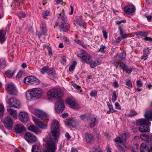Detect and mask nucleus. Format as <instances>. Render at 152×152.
Returning a JSON list of instances; mask_svg holds the SVG:
<instances>
[{"instance_id":"56","label":"nucleus","mask_w":152,"mask_h":152,"mask_svg":"<svg viewBox=\"0 0 152 152\" xmlns=\"http://www.w3.org/2000/svg\"><path fill=\"white\" fill-rule=\"evenodd\" d=\"M49 12L48 11H46L42 14V17L43 18H45L49 14Z\"/></svg>"},{"instance_id":"15","label":"nucleus","mask_w":152,"mask_h":152,"mask_svg":"<svg viewBox=\"0 0 152 152\" xmlns=\"http://www.w3.org/2000/svg\"><path fill=\"white\" fill-rule=\"evenodd\" d=\"M77 56L81 58L85 62L88 64H90L91 57L90 55L87 54L86 55H83V54H77Z\"/></svg>"},{"instance_id":"35","label":"nucleus","mask_w":152,"mask_h":152,"mask_svg":"<svg viewBox=\"0 0 152 152\" xmlns=\"http://www.w3.org/2000/svg\"><path fill=\"white\" fill-rule=\"evenodd\" d=\"M126 53L124 51L118 55V58L119 60L122 61L126 58Z\"/></svg>"},{"instance_id":"16","label":"nucleus","mask_w":152,"mask_h":152,"mask_svg":"<svg viewBox=\"0 0 152 152\" xmlns=\"http://www.w3.org/2000/svg\"><path fill=\"white\" fill-rule=\"evenodd\" d=\"M66 102L72 108L76 109L79 108V105L76 104L75 100L72 98H67Z\"/></svg>"},{"instance_id":"6","label":"nucleus","mask_w":152,"mask_h":152,"mask_svg":"<svg viewBox=\"0 0 152 152\" xmlns=\"http://www.w3.org/2000/svg\"><path fill=\"white\" fill-rule=\"evenodd\" d=\"M6 102L10 107H13L17 108L20 106V103L19 101L15 98H12L7 99Z\"/></svg>"},{"instance_id":"24","label":"nucleus","mask_w":152,"mask_h":152,"mask_svg":"<svg viewBox=\"0 0 152 152\" xmlns=\"http://www.w3.org/2000/svg\"><path fill=\"white\" fill-rule=\"evenodd\" d=\"M6 33V31L2 29L0 30V42L3 43L6 40L5 35Z\"/></svg>"},{"instance_id":"18","label":"nucleus","mask_w":152,"mask_h":152,"mask_svg":"<svg viewBox=\"0 0 152 152\" xmlns=\"http://www.w3.org/2000/svg\"><path fill=\"white\" fill-rule=\"evenodd\" d=\"M70 25L67 23H62L59 26L60 29L61 31L66 32L69 30Z\"/></svg>"},{"instance_id":"37","label":"nucleus","mask_w":152,"mask_h":152,"mask_svg":"<svg viewBox=\"0 0 152 152\" xmlns=\"http://www.w3.org/2000/svg\"><path fill=\"white\" fill-rule=\"evenodd\" d=\"M135 34L137 36H140L142 37L147 36L148 35L147 33L142 31L137 32H136Z\"/></svg>"},{"instance_id":"40","label":"nucleus","mask_w":152,"mask_h":152,"mask_svg":"<svg viewBox=\"0 0 152 152\" xmlns=\"http://www.w3.org/2000/svg\"><path fill=\"white\" fill-rule=\"evenodd\" d=\"M50 68L48 66H45L41 69L40 72L42 74H45V72H46L48 74Z\"/></svg>"},{"instance_id":"49","label":"nucleus","mask_w":152,"mask_h":152,"mask_svg":"<svg viewBox=\"0 0 152 152\" xmlns=\"http://www.w3.org/2000/svg\"><path fill=\"white\" fill-rule=\"evenodd\" d=\"M90 63V66L91 68H94V67L97 66V64H96V62L95 60L93 61H91Z\"/></svg>"},{"instance_id":"62","label":"nucleus","mask_w":152,"mask_h":152,"mask_svg":"<svg viewBox=\"0 0 152 152\" xmlns=\"http://www.w3.org/2000/svg\"><path fill=\"white\" fill-rule=\"evenodd\" d=\"M65 124L67 126H71L72 125L71 121L69 120L66 121L65 122Z\"/></svg>"},{"instance_id":"36","label":"nucleus","mask_w":152,"mask_h":152,"mask_svg":"<svg viewBox=\"0 0 152 152\" xmlns=\"http://www.w3.org/2000/svg\"><path fill=\"white\" fill-rule=\"evenodd\" d=\"M6 66V62L4 59H0V69H3Z\"/></svg>"},{"instance_id":"59","label":"nucleus","mask_w":152,"mask_h":152,"mask_svg":"<svg viewBox=\"0 0 152 152\" xmlns=\"http://www.w3.org/2000/svg\"><path fill=\"white\" fill-rule=\"evenodd\" d=\"M118 30L119 31L120 34L121 36L124 33V31L123 29H122L121 27V26H119L118 28Z\"/></svg>"},{"instance_id":"48","label":"nucleus","mask_w":152,"mask_h":152,"mask_svg":"<svg viewBox=\"0 0 152 152\" xmlns=\"http://www.w3.org/2000/svg\"><path fill=\"white\" fill-rule=\"evenodd\" d=\"M45 47L47 48L48 53V55L49 56H52L53 55L52 51V50L50 47L46 45L45 46Z\"/></svg>"},{"instance_id":"46","label":"nucleus","mask_w":152,"mask_h":152,"mask_svg":"<svg viewBox=\"0 0 152 152\" xmlns=\"http://www.w3.org/2000/svg\"><path fill=\"white\" fill-rule=\"evenodd\" d=\"M4 111V106L0 104V117L2 116Z\"/></svg>"},{"instance_id":"9","label":"nucleus","mask_w":152,"mask_h":152,"mask_svg":"<svg viewBox=\"0 0 152 152\" xmlns=\"http://www.w3.org/2000/svg\"><path fill=\"white\" fill-rule=\"evenodd\" d=\"M20 120L23 123L26 124L29 120V117L28 114L25 112H21L18 115Z\"/></svg>"},{"instance_id":"14","label":"nucleus","mask_w":152,"mask_h":152,"mask_svg":"<svg viewBox=\"0 0 152 152\" xmlns=\"http://www.w3.org/2000/svg\"><path fill=\"white\" fill-rule=\"evenodd\" d=\"M126 135V134L124 133L120 135L119 137H117L114 139V141L116 143H123L126 141L127 139Z\"/></svg>"},{"instance_id":"64","label":"nucleus","mask_w":152,"mask_h":152,"mask_svg":"<svg viewBox=\"0 0 152 152\" xmlns=\"http://www.w3.org/2000/svg\"><path fill=\"white\" fill-rule=\"evenodd\" d=\"M115 106L116 107L117 109H121V106L118 102H116L115 103Z\"/></svg>"},{"instance_id":"3","label":"nucleus","mask_w":152,"mask_h":152,"mask_svg":"<svg viewBox=\"0 0 152 152\" xmlns=\"http://www.w3.org/2000/svg\"><path fill=\"white\" fill-rule=\"evenodd\" d=\"M63 94L60 88H55L50 90L48 93V96L50 99H58Z\"/></svg>"},{"instance_id":"39","label":"nucleus","mask_w":152,"mask_h":152,"mask_svg":"<svg viewBox=\"0 0 152 152\" xmlns=\"http://www.w3.org/2000/svg\"><path fill=\"white\" fill-rule=\"evenodd\" d=\"M81 118L84 121H87L89 118V116L87 114L81 115L80 116Z\"/></svg>"},{"instance_id":"51","label":"nucleus","mask_w":152,"mask_h":152,"mask_svg":"<svg viewBox=\"0 0 152 152\" xmlns=\"http://www.w3.org/2000/svg\"><path fill=\"white\" fill-rule=\"evenodd\" d=\"M132 151L133 152H138V146L137 145H135L132 148Z\"/></svg>"},{"instance_id":"47","label":"nucleus","mask_w":152,"mask_h":152,"mask_svg":"<svg viewBox=\"0 0 152 152\" xmlns=\"http://www.w3.org/2000/svg\"><path fill=\"white\" fill-rule=\"evenodd\" d=\"M140 138L143 140L146 141L147 138L148 137V135L145 134H141L140 135Z\"/></svg>"},{"instance_id":"63","label":"nucleus","mask_w":152,"mask_h":152,"mask_svg":"<svg viewBox=\"0 0 152 152\" xmlns=\"http://www.w3.org/2000/svg\"><path fill=\"white\" fill-rule=\"evenodd\" d=\"M144 39L146 41H149L152 42V38L150 37H146L144 38Z\"/></svg>"},{"instance_id":"13","label":"nucleus","mask_w":152,"mask_h":152,"mask_svg":"<svg viewBox=\"0 0 152 152\" xmlns=\"http://www.w3.org/2000/svg\"><path fill=\"white\" fill-rule=\"evenodd\" d=\"M35 115L42 119H46L48 117V115L45 112L39 110H36L34 111Z\"/></svg>"},{"instance_id":"38","label":"nucleus","mask_w":152,"mask_h":152,"mask_svg":"<svg viewBox=\"0 0 152 152\" xmlns=\"http://www.w3.org/2000/svg\"><path fill=\"white\" fill-rule=\"evenodd\" d=\"M40 150L39 147L37 145H33L31 149L32 152H40Z\"/></svg>"},{"instance_id":"11","label":"nucleus","mask_w":152,"mask_h":152,"mask_svg":"<svg viewBox=\"0 0 152 152\" xmlns=\"http://www.w3.org/2000/svg\"><path fill=\"white\" fill-rule=\"evenodd\" d=\"M135 11L134 6L132 5H128L124 8V12L127 14L133 15Z\"/></svg>"},{"instance_id":"20","label":"nucleus","mask_w":152,"mask_h":152,"mask_svg":"<svg viewBox=\"0 0 152 152\" xmlns=\"http://www.w3.org/2000/svg\"><path fill=\"white\" fill-rule=\"evenodd\" d=\"M33 120L35 124L40 128L42 129H47V125H45L42 122L40 121L39 120L36 118L33 119Z\"/></svg>"},{"instance_id":"32","label":"nucleus","mask_w":152,"mask_h":152,"mask_svg":"<svg viewBox=\"0 0 152 152\" xmlns=\"http://www.w3.org/2000/svg\"><path fill=\"white\" fill-rule=\"evenodd\" d=\"M91 123L90 124V127L91 128L94 127L95 126V123H98V121H97L96 118L93 117L91 119Z\"/></svg>"},{"instance_id":"53","label":"nucleus","mask_w":152,"mask_h":152,"mask_svg":"<svg viewBox=\"0 0 152 152\" xmlns=\"http://www.w3.org/2000/svg\"><path fill=\"white\" fill-rule=\"evenodd\" d=\"M148 137L147 138V140L146 141L148 143H149L150 145L152 144V135L148 136Z\"/></svg>"},{"instance_id":"2","label":"nucleus","mask_w":152,"mask_h":152,"mask_svg":"<svg viewBox=\"0 0 152 152\" xmlns=\"http://www.w3.org/2000/svg\"><path fill=\"white\" fill-rule=\"evenodd\" d=\"M42 92V90L40 88H33L27 92L26 96L28 100L37 99L41 97Z\"/></svg>"},{"instance_id":"34","label":"nucleus","mask_w":152,"mask_h":152,"mask_svg":"<svg viewBox=\"0 0 152 152\" xmlns=\"http://www.w3.org/2000/svg\"><path fill=\"white\" fill-rule=\"evenodd\" d=\"M15 69L13 70H9L6 72L5 74L8 77H11L15 73Z\"/></svg>"},{"instance_id":"33","label":"nucleus","mask_w":152,"mask_h":152,"mask_svg":"<svg viewBox=\"0 0 152 152\" xmlns=\"http://www.w3.org/2000/svg\"><path fill=\"white\" fill-rule=\"evenodd\" d=\"M140 150V152H148V148H147L146 144L143 143H142L141 144Z\"/></svg>"},{"instance_id":"12","label":"nucleus","mask_w":152,"mask_h":152,"mask_svg":"<svg viewBox=\"0 0 152 152\" xmlns=\"http://www.w3.org/2000/svg\"><path fill=\"white\" fill-rule=\"evenodd\" d=\"M46 146L47 150H48L50 152H55L56 147L53 141L50 140L47 141Z\"/></svg>"},{"instance_id":"61","label":"nucleus","mask_w":152,"mask_h":152,"mask_svg":"<svg viewBox=\"0 0 152 152\" xmlns=\"http://www.w3.org/2000/svg\"><path fill=\"white\" fill-rule=\"evenodd\" d=\"M77 23L80 26L83 27V26L84 24L83 22L80 20H77Z\"/></svg>"},{"instance_id":"43","label":"nucleus","mask_w":152,"mask_h":152,"mask_svg":"<svg viewBox=\"0 0 152 152\" xmlns=\"http://www.w3.org/2000/svg\"><path fill=\"white\" fill-rule=\"evenodd\" d=\"M137 114L135 111L134 110H131L129 113L127 114V115L130 117H132Z\"/></svg>"},{"instance_id":"26","label":"nucleus","mask_w":152,"mask_h":152,"mask_svg":"<svg viewBox=\"0 0 152 152\" xmlns=\"http://www.w3.org/2000/svg\"><path fill=\"white\" fill-rule=\"evenodd\" d=\"M148 48H147L144 49L143 50V55L142 56V59L145 60L147 59L148 55L150 54V52Z\"/></svg>"},{"instance_id":"44","label":"nucleus","mask_w":152,"mask_h":152,"mask_svg":"<svg viewBox=\"0 0 152 152\" xmlns=\"http://www.w3.org/2000/svg\"><path fill=\"white\" fill-rule=\"evenodd\" d=\"M126 84L127 86V88H131L132 87V85L131 81L129 80L126 81Z\"/></svg>"},{"instance_id":"4","label":"nucleus","mask_w":152,"mask_h":152,"mask_svg":"<svg viewBox=\"0 0 152 152\" xmlns=\"http://www.w3.org/2000/svg\"><path fill=\"white\" fill-rule=\"evenodd\" d=\"M65 108L64 101L61 98L57 99L55 105V110L56 112L60 113L62 112Z\"/></svg>"},{"instance_id":"31","label":"nucleus","mask_w":152,"mask_h":152,"mask_svg":"<svg viewBox=\"0 0 152 152\" xmlns=\"http://www.w3.org/2000/svg\"><path fill=\"white\" fill-rule=\"evenodd\" d=\"M40 28L42 31L43 32L44 34L46 33L47 30L46 28V24L44 20L42 21Z\"/></svg>"},{"instance_id":"29","label":"nucleus","mask_w":152,"mask_h":152,"mask_svg":"<svg viewBox=\"0 0 152 152\" xmlns=\"http://www.w3.org/2000/svg\"><path fill=\"white\" fill-rule=\"evenodd\" d=\"M7 111L9 113L12 115L15 119L17 118L18 116L16 111L11 108L7 109Z\"/></svg>"},{"instance_id":"55","label":"nucleus","mask_w":152,"mask_h":152,"mask_svg":"<svg viewBox=\"0 0 152 152\" xmlns=\"http://www.w3.org/2000/svg\"><path fill=\"white\" fill-rule=\"evenodd\" d=\"M36 34L38 35L39 38H41L43 35H45L46 34H44L43 32L42 33L41 32H39L38 31H36Z\"/></svg>"},{"instance_id":"5","label":"nucleus","mask_w":152,"mask_h":152,"mask_svg":"<svg viewBox=\"0 0 152 152\" xmlns=\"http://www.w3.org/2000/svg\"><path fill=\"white\" fill-rule=\"evenodd\" d=\"M24 83L28 84L37 85L39 83V80L36 77L29 76L25 77L23 80Z\"/></svg>"},{"instance_id":"57","label":"nucleus","mask_w":152,"mask_h":152,"mask_svg":"<svg viewBox=\"0 0 152 152\" xmlns=\"http://www.w3.org/2000/svg\"><path fill=\"white\" fill-rule=\"evenodd\" d=\"M137 86L138 87H141L142 86V83L140 80H137L136 82Z\"/></svg>"},{"instance_id":"50","label":"nucleus","mask_w":152,"mask_h":152,"mask_svg":"<svg viewBox=\"0 0 152 152\" xmlns=\"http://www.w3.org/2000/svg\"><path fill=\"white\" fill-rule=\"evenodd\" d=\"M97 91L96 90H92L91 91L90 95L91 97H93L96 96L97 95Z\"/></svg>"},{"instance_id":"23","label":"nucleus","mask_w":152,"mask_h":152,"mask_svg":"<svg viewBox=\"0 0 152 152\" xmlns=\"http://www.w3.org/2000/svg\"><path fill=\"white\" fill-rule=\"evenodd\" d=\"M48 74V77L52 79L55 78L56 76V74L55 69L52 68H50Z\"/></svg>"},{"instance_id":"10","label":"nucleus","mask_w":152,"mask_h":152,"mask_svg":"<svg viewBox=\"0 0 152 152\" xmlns=\"http://www.w3.org/2000/svg\"><path fill=\"white\" fill-rule=\"evenodd\" d=\"M7 90V93L11 95H16L18 93L16 87L12 83H10L8 85Z\"/></svg>"},{"instance_id":"25","label":"nucleus","mask_w":152,"mask_h":152,"mask_svg":"<svg viewBox=\"0 0 152 152\" xmlns=\"http://www.w3.org/2000/svg\"><path fill=\"white\" fill-rule=\"evenodd\" d=\"M85 139L87 143H90L94 141V137L91 134L86 133L85 134Z\"/></svg>"},{"instance_id":"17","label":"nucleus","mask_w":152,"mask_h":152,"mask_svg":"<svg viewBox=\"0 0 152 152\" xmlns=\"http://www.w3.org/2000/svg\"><path fill=\"white\" fill-rule=\"evenodd\" d=\"M14 131L18 133H21L25 131L26 129L24 126L21 124H17L15 127Z\"/></svg>"},{"instance_id":"41","label":"nucleus","mask_w":152,"mask_h":152,"mask_svg":"<svg viewBox=\"0 0 152 152\" xmlns=\"http://www.w3.org/2000/svg\"><path fill=\"white\" fill-rule=\"evenodd\" d=\"M108 106L109 108V110L107 112V114H109L110 113H113L115 111L112 105L110 104H108Z\"/></svg>"},{"instance_id":"7","label":"nucleus","mask_w":152,"mask_h":152,"mask_svg":"<svg viewBox=\"0 0 152 152\" xmlns=\"http://www.w3.org/2000/svg\"><path fill=\"white\" fill-rule=\"evenodd\" d=\"M25 140L28 142L33 143L37 142V139L36 137L29 132H26L24 135Z\"/></svg>"},{"instance_id":"27","label":"nucleus","mask_w":152,"mask_h":152,"mask_svg":"<svg viewBox=\"0 0 152 152\" xmlns=\"http://www.w3.org/2000/svg\"><path fill=\"white\" fill-rule=\"evenodd\" d=\"M144 116L147 120H152V111L149 110L146 111Z\"/></svg>"},{"instance_id":"28","label":"nucleus","mask_w":152,"mask_h":152,"mask_svg":"<svg viewBox=\"0 0 152 152\" xmlns=\"http://www.w3.org/2000/svg\"><path fill=\"white\" fill-rule=\"evenodd\" d=\"M58 18L59 19L61 20L62 23L63 22H65L67 21V17L64 12L60 13L58 16Z\"/></svg>"},{"instance_id":"45","label":"nucleus","mask_w":152,"mask_h":152,"mask_svg":"<svg viewBox=\"0 0 152 152\" xmlns=\"http://www.w3.org/2000/svg\"><path fill=\"white\" fill-rule=\"evenodd\" d=\"M117 97V96L116 91H114L113 92V95L111 99L112 101L113 102H115L116 100Z\"/></svg>"},{"instance_id":"21","label":"nucleus","mask_w":152,"mask_h":152,"mask_svg":"<svg viewBox=\"0 0 152 152\" xmlns=\"http://www.w3.org/2000/svg\"><path fill=\"white\" fill-rule=\"evenodd\" d=\"M136 122L137 124L140 126L148 125L150 123L149 121L144 119H139L136 120Z\"/></svg>"},{"instance_id":"42","label":"nucleus","mask_w":152,"mask_h":152,"mask_svg":"<svg viewBox=\"0 0 152 152\" xmlns=\"http://www.w3.org/2000/svg\"><path fill=\"white\" fill-rule=\"evenodd\" d=\"M106 49V47L105 46H104L102 45H101L100 46V49L98 50V52L104 54L105 52V49Z\"/></svg>"},{"instance_id":"54","label":"nucleus","mask_w":152,"mask_h":152,"mask_svg":"<svg viewBox=\"0 0 152 152\" xmlns=\"http://www.w3.org/2000/svg\"><path fill=\"white\" fill-rule=\"evenodd\" d=\"M73 86L75 88H76L80 91V92H81L82 91V90L81 89V87L80 86L77 85L76 83H73L72 84Z\"/></svg>"},{"instance_id":"19","label":"nucleus","mask_w":152,"mask_h":152,"mask_svg":"<svg viewBox=\"0 0 152 152\" xmlns=\"http://www.w3.org/2000/svg\"><path fill=\"white\" fill-rule=\"evenodd\" d=\"M28 130L34 132L36 134H38L41 133V131L38 127L33 125L29 126L28 127Z\"/></svg>"},{"instance_id":"58","label":"nucleus","mask_w":152,"mask_h":152,"mask_svg":"<svg viewBox=\"0 0 152 152\" xmlns=\"http://www.w3.org/2000/svg\"><path fill=\"white\" fill-rule=\"evenodd\" d=\"M102 32L104 37L105 39H106L107 38V33L105 30L103 29L102 30Z\"/></svg>"},{"instance_id":"52","label":"nucleus","mask_w":152,"mask_h":152,"mask_svg":"<svg viewBox=\"0 0 152 152\" xmlns=\"http://www.w3.org/2000/svg\"><path fill=\"white\" fill-rule=\"evenodd\" d=\"M116 145L120 152H125V150L123 147L118 145V144H117Z\"/></svg>"},{"instance_id":"30","label":"nucleus","mask_w":152,"mask_h":152,"mask_svg":"<svg viewBox=\"0 0 152 152\" xmlns=\"http://www.w3.org/2000/svg\"><path fill=\"white\" fill-rule=\"evenodd\" d=\"M139 131L142 132H148L149 128L148 125L140 126L139 128Z\"/></svg>"},{"instance_id":"8","label":"nucleus","mask_w":152,"mask_h":152,"mask_svg":"<svg viewBox=\"0 0 152 152\" xmlns=\"http://www.w3.org/2000/svg\"><path fill=\"white\" fill-rule=\"evenodd\" d=\"M3 123L5 127L7 129L10 130L12 128L14 121L10 117L8 116L6 117L4 119Z\"/></svg>"},{"instance_id":"22","label":"nucleus","mask_w":152,"mask_h":152,"mask_svg":"<svg viewBox=\"0 0 152 152\" xmlns=\"http://www.w3.org/2000/svg\"><path fill=\"white\" fill-rule=\"evenodd\" d=\"M120 67L122 68L124 71H125L128 73L130 74L132 71V70L131 68H129L127 67V66L125 64L121 62L119 64Z\"/></svg>"},{"instance_id":"60","label":"nucleus","mask_w":152,"mask_h":152,"mask_svg":"<svg viewBox=\"0 0 152 152\" xmlns=\"http://www.w3.org/2000/svg\"><path fill=\"white\" fill-rule=\"evenodd\" d=\"M19 17L20 18L25 17L26 14L23 12H20L19 13Z\"/></svg>"},{"instance_id":"1","label":"nucleus","mask_w":152,"mask_h":152,"mask_svg":"<svg viewBox=\"0 0 152 152\" xmlns=\"http://www.w3.org/2000/svg\"><path fill=\"white\" fill-rule=\"evenodd\" d=\"M59 132V123L57 120H54L52 123L51 132L49 134L50 138L54 141H56L58 138Z\"/></svg>"}]
</instances>
